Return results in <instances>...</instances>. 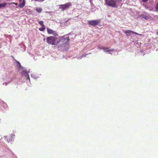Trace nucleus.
<instances>
[{"instance_id": "obj_13", "label": "nucleus", "mask_w": 158, "mask_h": 158, "mask_svg": "<svg viewBox=\"0 0 158 158\" xmlns=\"http://www.w3.org/2000/svg\"><path fill=\"white\" fill-rule=\"evenodd\" d=\"M105 48L103 46H102V47H100V46H98V48L99 49H103L104 50V49H105Z\"/></svg>"}, {"instance_id": "obj_2", "label": "nucleus", "mask_w": 158, "mask_h": 158, "mask_svg": "<svg viewBox=\"0 0 158 158\" xmlns=\"http://www.w3.org/2000/svg\"><path fill=\"white\" fill-rule=\"evenodd\" d=\"M106 5L113 7H117L116 1L114 0H105Z\"/></svg>"}, {"instance_id": "obj_20", "label": "nucleus", "mask_w": 158, "mask_h": 158, "mask_svg": "<svg viewBox=\"0 0 158 158\" xmlns=\"http://www.w3.org/2000/svg\"><path fill=\"white\" fill-rule=\"evenodd\" d=\"M142 0L143 2H145L147 1L148 0Z\"/></svg>"}, {"instance_id": "obj_16", "label": "nucleus", "mask_w": 158, "mask_h": 158, "mask_svg": "<svg viewBox=\"0 0 158 158\" xmlns=\"http://www.w3.org/2000/svg\"><path fill=\"white\" fill-rule=\"evenodd\" d=\"M65 40H66L67 41V42H68L69 40V37H66V38L65 39Z\"/></svg>"}, {"instance_id": "obj_10", "label": "nucleus", "mask_w": 158, "mask_h": 158, "mask_svg": "<svg viewBox=\"0 0 158 158\" xmlns=\"http://www.w3.org/2000/svg\"><path fill=\"white\" fill-rule=\"evenodd\" d=\"M7 3L6 2H4L0 4V8L2 7H6Z\"/></svg>"}, {"instance_id": "obj_7", "label": "nucleus", "mask_w": 158, "mask_h": 158, "mask_svg": "<svg viewBox=\"0 0 158 158\" xmlns=\"http://www.w3.org/2000/svg\"><path fill=\"white\" fill-rule=\"evenodd\" d=\"M19 1L20 3L19 4V6L21 8H23L25 4V0H19Z\"/></svg>"}, {"instance_id": "obj_9", "label": "nucleus", "mask_w": 158, "mask_h": 158, "mask_svg": "<svg viewBox=\"0 0 158 158\" xmlns=\"http://www.w3.org/2000/svg\"><path fill=\"white\" fill-rule=\"evenodd\" d=\"M50 34H52L55 36L58 35L57 32L56 31L51 29H50Z\"/></svg>"}, {"instance_id": "obj_15", "label": "nucleus", "mask_w": 158, "mask_h": 158, "mask_svg": "<svg viewBox=\"0 0 158 158\" xmlns=\"http://www.w3.org/2000/svg\"><path fill=\"white\" fill-rule=\"evenodd\" d=\"M47 42L49 43V37H48L47 38Z\"/></svg>"}, {"instance_id": "obj_1", "label": "nucleus", "mask_w": 158, "mask_h": 158, "mask_svg": "<svg viewBox=\"0 0 158 158\" xmlns=\"http://www.w3.org/2000/svg\"><path fill=\"white\" fill-rule=\"evenodd\" d=\"M60 41V38L57 37L50 36V44L56 45L58 44Z\"/></svg>"}, {"instance_id": "obj_5", "label": "nucleus", "mask_w": 158, "mask_h": 158, "mask_svg": "<svg viewBox=\"0 0 158 158\" xmlns=\"http://www.w3.org/2000/svg\"><path fill=\"white\" fill-rule=\"evenodd\" d=\"M139 16L141 18H144L146 20L148 19L150 17V15L148 13H144L140 15Z\"/></svg>"}, {"instance_id": "obj_11", "label": "nucleus", "mask_w": 158, "mask_h": 158, "mask_svg": "<svg viewBox=\"0 0 158 158\" xmlns=\"http://www.w3.org/2000/svg\"><path fill=\"white\" fill-rule=\"evenodd\" d=\"M39 23L41 26L42 27H44V24L43 21H39Z\"/></svg>"}, {"instance_id": "obj_4", "label": "nucleus", "mask_w": 158, "mask_h": 158, "mask_svg": "<svg viewBox=\"0 0 158 158\" xmlns=\"http://www.w3.org/2000/svg\"><path fill=\"white\" fill-rule=\"evenodd\" d=\"M100 20L98 19L89 21L88 22V23L89 24L93 26H95L96 25H98L100 23Z\"/></svg>"}, {"instance_id": "obj_8", "label": "nucleus", "mask_w": 158, "mask_h": 158, "mask_svg": "<svg viewBox=\"0 0 158 158\" xmlns=\"http://www.w3.org/2000/svg\"><path fill=\"white\" fill-rule=\"evenodd\" d=\"M114 51V49H109L108 48H105V49L104 50V52H108L110 54H111L110 52H113Z\"/></svg>"}, {"instance_id": "obj_18", "label": "nucleus", "mask_w": 158, "mask_h": 158, "mask_svg": "<svg viewBox=\"0 0 158 158\" xmlns=\"http://www.w3.org/2000/svg\"><path fill=\"white\" fill-rule=\"evenodd\" d=\"M12 3H13V4H14L16 6H17V5H18V3H17L12 2Z\"/></svg>"}, {"instance_id": "obj_12", "label": "nucleus", "mask_w": 158, "mask_h": 158, "mask_svg": "<svg viewBox=\"0 0 158 158\" xmlns=\"http://www.w3.org/2000/svg\"><path fill=\"white\" fill-rule=\"evenodd\" d=\"M36 10L38 12H40L42 11V10L40 8H37L36 9Z\"/></svg>"}, {"instance_id": "obj_19", "label": "nucleus", "mask_w": 158, "mask_h": 158, "mask_svg": "<svg viewBox=\"0 0 158 158\" xmlns=\"http://www.w3.org/2000/svg\"><path fill=\"white\" fill-rule=\"evenodd\" d=\"M47 31L48 33H49V29L47 28Z\"/></svg>"}, {"instance_id": "obj_3", "label": "nucleus", "mask_w": 158, "mask_h": 158, "mask_svg": "<svg viewBox=\"0 0 158 158\" xmlns=\"http://www.w3.org/2000/svg\"><path fill=\"white\" fill-rule=\"evenodd\" d=\"M72 6V4L71 2H68L64 4L60 5H59V8L62 10L64 11L65 10L68 9L70 6Z\"/></svg>"}, {"instance_id": "obj_17", "label": "nucleus", "mask_w": 158, "mask_h": 158, "mask_svg": "<svg viewBox=\"0 0 158 158\" xmlns=\"http://www.w3.org/2000/svg\"><path fill=\"white\" fill-rule=\"evenodd\" d=\"M156 10H158V3L156 5Z\"/></svg>"}, {"instance_id": "obj_14", "label": "nucleus", "mask_w": 158, "mask_h": 158, "mask_svg": "<svg viewBox=\"0 0 158 158\" xmlns=\"http://www.w3.org/2000/svg\"><path fill=\"white\" fill-rule=\"evenodd\" d=\"M42 27V28H39V30L40 31H43L45 29V27H44H44Z\"/></svg>"}, {"instance_id": "obj_22", "label": "nucleus", "mask_w": 158, "mask_h": 158, "mask_svg": "<svg viewBox=\"0 0 158 158\" xmlns=\"http://www.w3.org/2000/svg\"><path fill=\"white\" fill-rule=\"evenodd\" d=\"M6 85L7 84V83H6Z\"/></svg>"}, {"instance_id": "obj_21", "label": "nucleus", "mask_w": 158, "mask_h": 158, "mask_svg": "<svg viewBox=\"0 0 158 158\" xmlns=\"http://www.w3.org/2000/svg\"><path fill=\"white\" fill-rule=\"evenodd\" d=\"M87 55V54H85V56L82 55V56L84 57H85Z\"/></svg>"}, {"instance_id": "obj_6", "label": "nucleus", "mask_w": 158, "mask_h": 158, "mask_svg": "<svg viewBox=\"0 0 158 158\" xmlns=\"http://www.w3.org/2000/svg\"><path fill=\"white\" fill-rule=\"evenodd\" d=\"M125 33L126 34V35L127 36H128L129 35H131V33H134L135 34L140 35H142L141 34H138L136 32H134L133 31L130 30L126 31Z\"/></svg>"}]
</instances>
